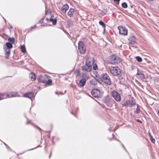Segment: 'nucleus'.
Instances as JSON below:
<instances>
[{
    "label": "nucleus",
    "instance_id": "obj_1",
    "mask_svg": "<svg viewBox=\"0 0 159 159\" xmlns=\"http://www.w3.org/2000/svg\"><path fill=\"white\" fill-rule=\"evenodd\" d=\"M97 70L98 66L94 63V60L92 57H89L86 60V64L82 67V70Z\"/></svg>",
    "mask_w": 159,
    "mask_h": 159
},
{
    "label": "nucleus",
    "instance_id": "obj_2",
    "mask_svg": "<svg viewBox=\"0 0 159 159\" xmlns=\"http://www.w3.org/2000/svg\"><path fill=\"white\" fill-rule=\"evenodd\" d=\"M98 81L100 84L103 82L108 85H110L111 84L109 76L107 73L102 74L101 77H100L98 79Z\"/></svg>",
    "mask_w": 159,
    "mask_h": 159
},
{
    "label": "nucleus",
    "instance_id": "obj_3",
    "mask_svg": "<svg viewBox=\"0 0 159 159\" xmlns=\"http://www.w3.org/2000/svg\"><path fill=\"white\" fill-rule=\"evenodd\" d=\"M130 49L132 51L136 52L138 51V44L136 42V39L135 36L132 35L130 36Z\"/></svg>",
    "mask_w": 159,
    "mask_h": 159
},
{
    "label": "nucleus",
    "instance_id": "obj_4",
    "mask_svg": "<svg viewBox=\"0 0 159 159\" xmlns=\"http://www.w3.org/2000/svg\"><path fill=\"white\" fill-rule=\"evenodd\" d=\"M121 60L120 57L116 55H113L109 57L108 60L109 63L111 64H116L120 63Z\"/></svg>",
    "mask_w": 159,
    "mask_h": 159
},
{
    "label": "nucleus",
    "instance_id": "obj_5",
    "mask_svg": "<svg viewBox=\"0 0 159 159\" xmlns=\"http://www.w3.org/2000/svg\"><path fill=\"white\" fill-rule=\"evenodd\" d=\"M78 49L81 54H84L86 51V48L82 41H80L78 43Z\"/></svg>",
    "mask_w": 159,
    "mask_h": 159
},
{
    "label": "nucleus",
    "instance_id": "obj_6",
    "mask_svg": "<svg viewBox=\"0 0 159 159\" xmlns=\"http://www.w3.org/2000/svg\"><path fill=\"white\" fill-rule=\"evenodd\" d=\"M48 76L46 74L44 75H39L38 78V80L40 83H45V82L48 79Z\"/></svg>",
    "mask_w": 159,
    "mask_h": 159
},
{
    "label": "nucleus",
    "instance_id": "obj_7",
    "mask_svg": "<svg viewBox=\"0 0 159 159\" xmlns=\"http://www.w3.org/2000/svg\"><path fill=\"white\" fill-rule=\"evenodd\" d=\"M111 95L114 99L116 101H120L121 99L120 94L115 91H113L111 92Z\"/></svg>",
    "mask_w": 159,
    "mask_h": 159
},
{
    "label": "nucleus",
    "instance_id": "obj_8",
    "mask_svg": "<svg viewBox=\"0 0 159 159\" xmlns=\"http://www.w3.org/2000/svg\"><path fill=\"white\" fill-rule=\"evenodd\" d=\"M91 93L93 97L97 98L99 96L100 91L98 89H95L92 90Z\"/></svg>",
    "mask_w": 159,
    "mask_h": 159
},
{
    "label": "nucleus",
    "instance_id": "obj_9",
    "mask_svg": "<svg viewBox=\"0 0 159 159\" xmlns=\"http://www.w3.org/2000/svg\"><path fill=\"white\" fill-rule=\"evenodd\" d=\"M136 76L138 78L142 80L145 78V75L142 70H137Z\"/></svg>",
    "mask_w": 159,
    "mask_h": 159
},
{
    "label": "nucleus",
    "instance_id": "obj_10",
    "mask_svg": "<svg viewBox=\"0 0 159 159\" xmlns=\"http://www.w3.org/2000/svg\"><path fill=\"white\" fill-rule=\"evenodd\" d=\"M118 29L120 34L125 35L127 34V30L125 28L121 26H118Z\"/></svg>",
    "mask_w": 159,
    "mask_h": 159
},
{
    "label": "nucleus",
    "instance_id": "obj_11",
    "mask_svg": "<svg viewBox=\"0 0 159 159\" xmlns=\"http://www.w3.org/2000/svg\"><path fill=\"white\" fill-rule=\"evenodd\" d=\"M138 104L136 103V99L133 97L130 96V107H136Z\"/></svg>",
    "mask_w": 159,
    "mask_h": 159
},
{
    "label": "nucleus",
    "instance_id": "obj_12",
    "mask_svg": "<svg viewBox=\"0 0 159 159\" xmlns=\"http://www.w3.org/2000/svg\"><path fill=\"white\" fill-rule=\"evenodd\" d=\"M88 71L91 72V74L92 76L94 78H96L98 80V79L100 77L99 75L98 74L96 70H94L92 71V70H87Z\"/></svg>",
    "mask_w": 159,
    "mask_h": 159
},
{
    "label": "nucleus",
    "instance_id": "obj_13",
    "mask_svg": "<svg viewBox=\"0 0 159 159\" xmlns=\"http://www.w3.org/2000/svg\"><path fill=\"white\" fill-rule=\"evenodd\" d=\"M112 74L115 76H120L121 72L120 70H110Z\"/></svg>",
    "mask_w": 159,
    "mask_h": 159
},
{
    "label": "nucleus",
    "instance_id": "obj_14",
    "mask_svg": "<svg viewBox=\"0 0 159 159\" xmlns=\"http://www.w3.org/2000/svg\"><path fill=\"white\" fill-rule=\"evenodd\" d=\"M114 102V101L111 100L109 98L104 99V102L110 107H111L112 106V103Z\"/></svg>",
    "mask_w": 159,
    "mask_h": 159
},
{
    "label": "nucleus",
    "instance_id": "obj_15",
    "mask_svg": "<svg viewBox=\"0 0 159 159\" xmlns=\"http://www.w3.org/2000/svg\"><path fill=\"white\" fill-rule=\"evenodd\" d=\"M24 97L29 98L32 100V99L34 97V93L33 92L26 93L24 94Z\"/></svg>",
    "mask_w": 159,
    "mask_h": 159
},
{
    "label": "nucleus",
    "instance_id": "obj_16",
    "mask_svg": "<svg viewBox=\"0 0 159 159\" xmlns=\"http://www.w3.org/2000/svg\"><path fill=\"white\" fill-rule=\"evenodd\" d=\"M69 8L68 5L66 4H64L61 8V11L63 14H65Z\"/></svg>",
    "mask_w": 159,
    "mask_h": 159
},
{
    "label": "nucleus",
    "instance_id": "obj_17",
    "mask_svg": "<svg viewBox=\"0 0 159 159\" xmlns=\"http://www.w3.org/2000/svg\"><path fill=\"white\" fill-rule=\"evenodd\" d=\"M17 93L16 92H11L9 94H7V98L16 97L17 96Z\"/></svg>",
    "mask_w": 159,
    "mask_h": 159
},
{
    "label": "nucleus",
    "instance_id": "obj_18",
    "mask_svg": "<svg viewBox=\"0 0 159 159\" xmlns=\"http://www.w3.org/2000/svg\"><path fill=\"white\" fill-rule=\"evenodd\" d=\"M5 52V57L7 58H8L10 56V49H4Z\"/></svg>",
    "mask_w": 159,
    "mask_h": 159
},
{
    "label": "nucleus",
    "instance_id": "obj_19",
    "mask_svg": "<svg viewBox=\"0 0 159 159\" xmlns=\"http://www.w3.org/2000/svg\"><path fill=\"white\" fill-rule=\"evenodd\" d=\"M12 47V44L10 42H7L6 43V46H3V49H10Z\"/></svg>",
    "mask_w": 159,
    "mask_h": 159
},
{
    "label": "nucleus",
    "instance_id": "obj_20",
    "mask_svg": "<svg viewBox=\"0 0 159 159\" xmlns=\"http://www.w3.org/2000/svg\"><path fill=\"white\" fill-rule=\"evenodd\" d=\"M86 82V80L84 79H83L81 80L79 82V86L80 87H83L85 84Z\"/></svg>",
    "mask_w": 159,
    "mask_h": 159
},
{
    "label": "nucleus",
    "instance_id": "obj_21",
    "mask_svg": "<svg viewBox=\"0 0 159 159\" xmlns=\"http://www.w3.org/2000/svg\"><path fill=\"white\" fill-rule=\"evenodd\" d=\"M53 16H52L51 18L49 19V20L51 22H52L53 25H55L57 23V19L56 18L53 19Z\"/></svg>",
    "mask_w": 159,
    "mask_h": 159
},
{
    "label": "nucleus",
    "instance_id": "obj_22",
    "mask_svg": "<svg viewBox=\"0 0 159 159\" xmlns=\"http://www.w3.org/2000/svg\"><path fill=\"white\" fill-rule=\"evenodd\" d=\"M74 10L73 8H70L67 13L68 15L70 17L72 16L74 12Z\"/></svg>",
    "mask_w": 159,
    "mask_h": 159
},
{
    "label": "nucleus",
    "instance_id": "obj_23",
    "mask_svg": "<svg viewBox=\"0 0 159 159\" xmlns=\"http://www.w3.org/2000/svg\"><path fill=\"white\" fill-rule=\"evenodd\" d=\"M133 111L134 112L139 114L140 112L139 109L138 108V105L136 106V107H134Z\"/></svg>",
    "mask_w": 159,
    "mask_h": 159
},
{
    "label": "nucleus",
    "instance_id": "obj_24",
    "mask_svg": "<svg viewBox=\"0 0 159 159\" xmlns=\"http://www.w3.org/2000/svg\"><path fill=\"white\" fill-rule=\"evenodd\" d=\"M30 76V77L31 80L32 81L36 79V75L35 74L33 73H31Z\"/></svg>",
    "mask_w": 159,
    "mask_h": 159
},
{
    "label": "nucleus",
    "instance_id": "obj_25",
    "mask_svg": "<svg viewBox=\"0 0 159 159\" xmlns=\"http://www.w3.org/2000/svg\"><path fill=\"white\" fill-rule=\"evenodd\" d=\"M7 98V94L0 93V100Z\"/></svg>",
    "mask_w": 159,
    "mask_h": 159
},
{
    "label": "nucleus",
    "instance_id": "obj_26",
    "mask_svg": "<svg viewBox=\"0 0 159 159\" xmlns=\"http://www.w3.org/2000/svg\"><path fill=\"white\" fill-rule=\"evenodd\" d=\"M95 79L92 80L90 81L91 84L92 85H95L97 84L98 80L96 78H94Z\"/></svg>",
    "mask_w": 159,
    "mask_h": 159
},
{
    "label": "nucleus",
    "instance_id": "obj_27",
    "mask_svg": "<svg viewBox=\"0 0 159 159\" xmlns=\"http://www.w3.org/2000/svg\"><path fill=\"white\" fill-rule=\"evenodd\" d=\"M30 123L31 124V125H33L34 126V127H36L37 128H38L39 129V130H41V129H40V128H39V127L37 126L36 125H34V124H33L32 123H31L30 122V120H29L28 119V121L27 122H26V124H29V123Z\"/></svg>",
    "mask_w": 159,
    "mask_h": 159
},
{
    "label": "nucleus",
    "instance_id": "obj_28",
    "mask_svg": "<svg viewBox=\"0 0 159 159\" xmlns=\"http://www.w3.org/2000/svg\"><path fill=\"white\" fill-rule=\"evenodd\" d=\"M20 49L21 51L23 53L26 52V50L25 47L24 45H22L20 47Z\"/></svg>",
    "mask_w": 159,
    "mask_h": 159
},
{
    "label": "nucleus",
    "instance_id": "obj_29",
    "mask_svg": "<svg viewBox=\"0 0 159 159\" xmlns=\"http://www.w3.org/2000/svg\"><path fill=\"white\" fill-rule=\"evenodd\" d=\"M135 58L136 59L137 61L139 62H141L142 61V58L139 56H136L135 57Z\"/></svg>",
    "mask_w": 159,
    "mask_h": 159
},
{
    "label": "nucleus",
    "instance_id": "obj_30",
    "mask_svg": "<svg viewBox=\"0 0 159 159\" xmlns=\"http://www.w3.org/2000/svg\"><path fill=\"white\" fill-rule=\"evenodd\" d=\"M8 40L9 42H11L13 43H15V39L13 38H9L8 39Z\"/></svg>",
    "mask_w": 159,
    "mask_h": 159
},
{
    "label": "nucleus",
    "instance_id": "obj_31",
    "mask_svg": "<svg viewBox=\"0 0 159 159\" xmlns=\"http://www.w3.org/2000/svg\"><path fill=\"white\" fill-rule=\"evenodd\" d=\"M99 24L102 25L103 28H105L106 26L105 23L101 20L99 21Z\"/></svg>",
    "mask_w": 159,
    "mask_h": 159
},
{
    "label": "nucleus",
    "instance_id": "obj_32",
    "mask_svg": "<svg viewBox=\"0 0 159 159\" xmlns=\"http://www.w3.org/2000/svg\"><path fill=\"white\" fill-rule=\"evenodd\" d=\"M74 74L76 75V76H79L80 75V70H75Z\"/></svg>",
    "mask_w": 159,
    "mask_h": 159
},
{
    "label": "nucleus",
    "instance_id": "obj_33",
    "mask_svg": "<svg viewBox=\"0 0 159 159\" xmlns=\"http://www.w3.org/2000/svg\"><path fill=\"white\" fill-rule=\"evenodd\" d=\"M52 83V81L51 80H49L48 81L46 80L45 82L46 84L48 85H51Z\"/></svg>",
    "mask_w": 159,
    "mask_h": 159
},
{
    "label": "nucleus",
    "instance_id": "obj_34",
    "mask_svg": "<svg viewBox=\"0 0 159 159\" xmlns=\"http://www.w3.org/2000/svg\"><path fill=\"white\" fill-rule=\"evenodd\" d=\"M107 11L105 9L102 10L101 12V14L102 16H104L107 13Z\"/></svg>",
    "mask_w": 159,
    "mask_h": 159
},
{
    "label": "nucleus",
    "instance_id": "obj_35",
    "mask_svg": "<svg viewBox=\"0 0 159 159\" xmlns=\"http://www.w3.org/2000/svg\"><path fill=\"white\" fill-rule=\"evenodd\" d=\"M122 7L124 8H126L127 7V3L125 2H123L122 3Z\"/></svg>",
    "mask_w": 159,
    "mask_h": 159
},
{
    "label": "nucleus",
    "instance_id": "obj_36",
    "mask_svg": "<svg viewBox=\"0 0 159 159\" xmlns=\"http://www.w3.org/2000/svg\"><path fill=\"white\" fill-rule=\"evenodd\" d=\"M150 138V140H151V142L153 143H154L155 142V139L153 138L152 136H151Z\"/></svg>",
    "mask_w": 159,
    "mask_h": 159
},
{
    "label": "nucleus",
    "instance_id": "obj_37",
    "mask_svg": "<svg viewBox=\"0 0 159 159\" xmlns=\"http://www.w3.org/2000/svg\"><path fill=\"white\" fill-rule=\"evenodd\" d=\"M131 68L132 69V70H136L137 69L138 70V69L137 68V67L135 66H133L132 65H131Z\"/></svg>",
    "mask_w": 159,
    "mask_h": 159
},
{
    "label": "nucleus",
    "instance_id": "obj_38",
    "mask_svg": "<svg viewBox=\"0 0 159 159\" xmlns=\"http://www.w3.org/2000/svg\"><path fill=\"white\" fill-rule=\"evenodd\" d=\"M136 121L137 122H138L140 123H142V121H141V120H139V119H137L136 120Z\"/></svg>",
    "mask_w": 159,
    "mask_h": 159
},
{
    "label": "nucleus",
    "instance_id": "obj_39",
    "mask_svg": "<svg viewBox=\"0 0 159 159\" xmlns=\"http://www.w3.org/2000/svg\"><path fill=\"white\" fill-rule=\"evenodd\" d=\"M113 0L114 1L116 2V3L119 4V1H120V0Z\"/></svg>",
    "mask_w": 159,
    "mask_h": 159
},
{
    "label": "nucleus",
    "instance_id": "obj_40",
    "mask_svg": "<svg viewBox=\"0 0 159 159\" xmlns=\"http://www.w3.org/2000/svg\"><path fill=\"white\" fill-rule=\"evenodd\" d=\"M36 26L35 25L33 26H32L31 27V29H34V28H35L36 27Z\"/></svg>",
    "mask_w": 159,
    "mask_h": 159
},
{
    "label": "nucleus",
    "instance_id": "obj_41",
    "mask_svg": "<svg viewBox=\"0 0 159 159\" xmlns=\"http://www.w3.org/2000/svg\"><path fill=\"white\" fill-rule=\"evenodd\" d=\"M122 145L123 147L124 148V149L125 150V151H126V152H127V151L126 150V148H125V147L124 146V145L122 144Z\"/></svg>",
    "mask_w": 159,
    "mask_h": 159
},
{
    "label": "nucleus",
    "instance_id": "obj_42",
    "mask_svg": "<svg viewBox=\"0 0 159 159\" xmlns=\"http://www.w3.org/2000/svg\"><path fill=\"white\" fill-rule=\"evenodd\" d=\"M148 135H149V136L150 137H151V136H152L151 135L150 133V132H148Z\"/></svg>",
    "mask_w": 159,
    "mask_h": 159
},
{
    "label": "nucleus",
    "instance_id": "obj_43",
    "mask_svg": "<svg viewBox=\"0 0 159 159\" xmlns=\"http://www.w3.org/2000/svg\"><path fill=\"white\" fill-rule=\"evenodd\" d=\"M48 11H45V15H47V14H48Z\"/></svg>",
    "mask_w": 159,
    "mask_h": 159
},
{
    "label": "nucleus",
    "instance_id": "obj_44",
    "mask_svg": "<svg viewBox=\"0 0 159 159\" xmlns=\"http://www.w3.org/2000/svg\"><path fill=\"white\" fill-rule=\"evenodd\" d=\"M51 155H52V152H51V153L50 154V155H49V158H50L51 156Z\"/></svg>",
    "mask_w": 159,
    "mask_h": 159
},
{
    "label": "nucleus",
    "instance_id": "obj_45",
    "mask_svg": "<svg viewBox=\"0 0 159 159\" xmlns=\"http://www.w3.org/2000/svg\"><path fill=\"white\" fill-rule=\"evenodd\" d=\"M157 115H158V116H159V109L158 110V111L157 112Z\"/></svg>",
    "mask_w": 159,
    "mask_h": 159
},
{
    "label": "nucleus",
    "instance_id": "obj_46",
    "mask_svg": "<svg viewBox=\"0 0 159 159\" xmlns=\"http://www.w3.org/2000/svg\"><path fill=\"white\" fill-rule=\"evenodd\" d=\"M12 28H13V27H12V26H10V28L11 29H12Z\"/></svg>",
    "mask_w": 159,
    "mask_h": 159
},
{
    "label": "nucleus",
    "instance_id": "obj_47",
    "mask_svg": "<svg viewBox=\"0 0 159 159\" xmlns=\"http://www.w3.org/2000/svg\"><path fill=\"white\" fill-rule=\"evenodd\" d=\"M71 113L73 115H74V116H76L75 115V114H73V112H71Z\"/></svg>",
    "mask_w": 159,
    "mask_h": 159
},
{
    "label": "nucleus",
    "instance_id": "obj_48",
    "mask_svg": "<svg viewBox=\"0 0 159 159\" xmlns=\"http://www.w3.org/2000/svg\"><path fill=\"white\" fill-rule=\"evenodd\" d=\"M46 20H47V21H48V20H49V19H48V18H47V19H46Z\"/></svg>",
    "mask_w": 159,
    "mask_h": 159
},
{
    "label": "nucleus",
    "instance_id": "obj_49",
    "mask_svg": "<svg viewBox=\"0 0 159 159\" xmlns=\"http://www.w3.org/2000/svg\"><path fill=\"white\" fill-rule=\"evenodd\" d=\"M3 19H4V20L5 21V22H6V20L3 17Z\"/></svg>",
    "mask_w": 159,
    "mask_h": 159
},
{
    "label": "nucleus",
    "instance_id": "obj_50",
    "mask_svg": "<svg viewBox=\"0 0 159 159\" xmlns=\"http://www.w3.org/2000/svg\"><path fill=\"white\" fill-rule=\"evenodd\" d=\"M112 70H118V69H116V68H115V69H114L113 68Z\"/></svg>",
    "mask_w": 159,
    "mask_h": 159
},
{
    "label": "nucleus",
    "instance_id": "obj_51",
    "mask_svg": "<svg viewBox=\"0 0 159 159\" xmlns=\"http://www.w3.org/2000/svg\"><path fill=\"white\" fill-rule=\"evenodd\" d=\"M84 74H82L83 77H84Z\"/></svg>",
    "mask_w": 159,
    "mask_h": 159
},
{
    "label": "nucleus",
    "instance_id": "obj_52",
    "mask_svg": "<svg viewBox=\"0 0 159 159\" xmlns=\"http://www.w3.org/2000/svg\"><path fill=\"white\" fill-rule=\"evenodd\" d=\"M56 94H58V93L57 92H56Z\"/></svg>",
    "mask_w": 159,
    "mask_h": 159
},
{
    "label": "nucleus",
    "instance_id": "obj_53",
    "mask_svg": "<svg viewBox=\"0 0 159 159\" xmlns=\"http://www.w3.org/2000/svg\"><path fill=\"white\" fill-rule=\"evenodd\" d=\"M4 143V145H7V146L5 143Z\"/></svg>",
    "mask_w": 159,
    "mask_h": 159
},
{
    "label": "nucleus",
    "instance_id": "obj_54",
    "mask_svg": "<svg viewBox=\"0 0 159 159\" xmlns=\"http://www.w3.org/2000/svg\"><path fill=\"white\" fill-rule=\"evenodd\" d=\"M9 77H12V76H9Z\"/></svg>",
    "mask_w": 159,
    "mask_h": 159
},
{
    "label": "nucleus",
    "instance_id": "obj_55",
    "mask_svg": "<svg viewBox=\"0 0 159 159\" xmlns=\"http://www.w3.org/2000/svg\"><path fill=\"white\" fill-rule=\"evenodd\" d=\"M34 149V148L31 149H30V150H32V149Z\"/></svg>",
    "mask_w": 159,
    "mask_h": 159
},
{
    "label": "nucleus",
    "instance_id": "obj_56",
    "mask_svg": "<svg viewBox=\"0 0 159 159\" xmlns=\"http://www.w3.org/2000/svg\"><path fill=\"white\" fill-rule=\"evenodd\" d=\"M43 19V18H42V19L41 20Z\"/></svg>",
    "mask_w": 159,
    "mask_h": 159
},
{
    "label": "nucleus",
    "instance_id": "obj_57",
    "mask_svg": "<svg viewBox=\"0 0 159 159\" xmlns=\"http://www.w3.org/2000/svg\"><path fill=\"white\" fill-rule=\"evenodd\" d=\"M131 159H132L131 158Z\"/></svg>",
    "mask_w": 159,
    "mask_h": 159
}]
</instances>
